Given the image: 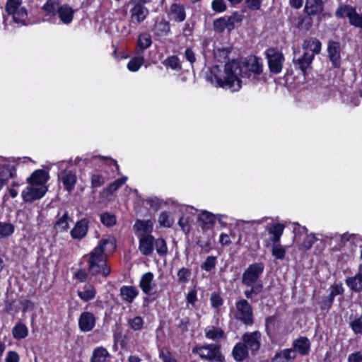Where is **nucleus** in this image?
Segmentation results:
<instances>
[{
	"instance_id": "obj_22",
	"label": "nucleus",
	"mask_w": 362,
	"mask_h": 362,
	"mask_svg": "<svg viewBox=\"0 0 362 362\" xmlns=\"http://www.w3.org/2000/svg\"><path fill=\"white\" fill-rule=\"evenodd\" d=\"M119 291L122 299L128 303H132L139 294L138 290L130 286H122Z\"/></svg>"
},
{
	"instance_id": "obj_26",
	"label": "nucleus",
	"mask_w": 362,
	"mask_h": 362,
	"mask_svg": "<svg viewBox=\"0 0 362 362\" xmlns=\"http://www.w3.org/2000/svg\"><path fill=\"white\" fill-rule=\"evenodd\" d=\"M321 42L316 38H310L304 40L303 44V48L304 49H308L311 52L315 54H319L321 51Z\"/></svg>"
},
{
	"instance_id": "obj_11",
	"label": "nucleus",
	"mask_w": 362,
	"mask_h": 362,
	"mask_svg": "<svg viewBox=\"0 0 362 362\" xmlns=\"http://www.w3.org/2000/svg\"><path fill=\"white\" fill-rule=\"evenodd\" d=\"M95 317L90 312H83L78 319V326L81 331L89 332L95 325Z\"/></svg>"
},
{
	"instance_id": "obj_59",
	"label": "nucleus",
	"mask_w": 362,
	"mask_h": 362,
	"mask_svg": "<svg viewBox=\"0 0 362 362\" xmlns=\"http://www.w3.org/2000/svg\"><path fill=\"white\" fill-rule=\"evenodd\" d=\"M129 325L134 330L140 329L143 325V320L141 317H135L129 321Z\"/></svg>"
},
{
	"instance_id": "obj_39",
	"label": "nucleus",
	"mask_w": 362,
	"mask_h": 362,
	"mask_svg": "<svg viewBox=\"0 0 362 362\" xmlns=\"http://www.w3.org/2000/svg\"><path fill=\"white\" fill-rule=\"evenodd\" d=\"M354 7L350 5H342L337 8L335 12V16L338 18H342L344 17L349 18L350 15L354 10Z\"/></svg>"
},
{
	"instance_id": "obj_5",
	"label": "nucleus",
	"mask_w": 362,
	"mask_h": 362,
	"mask_svg": "<svg viewBox=\"0 0 362 362\" xmlns=\"http://www.w3.org/2000/svg\"><path fill=\"white\" fill-rule=\"evenodd\" d=\"M22 0H7L5 10L8 16H12L13 21L21 25H26L27 10L21 6Z\"/></svg>"
},
{
	"instance_id": "obj_27",
	"label": "nucleus",
	"mask_w": 362,
	"mask_h": 362,
	"mask_svg": "<svg viewBox=\"0 0 362 362\" xmlns=\"http://www.w3.org/2000/svg\"><path fill=\"white\" fill-rule=\"evenodd\" d=\"M170 30V24L164 20L156 22L154 25L153 31L156 36L162 37L167 35Z\"/></svg>"
},
{
	"instance_id": "obj_38",
	"label": "nucleus",
	"mask_w": 362,
	"mask_h": 362,
	"mask_svg": "<svg viewBox=\"0 0 362 362\" xmlns=\"http://www.w3.org/2000/svg\"><path fill=\"white\" fill-rule=\"evenodd\" d=\"M310 16H311L308 15L305 16L299 17L296 25L297 28L301 30H309L313 25V19Z\"/></svg>"
},
{
	"instance_id": "obj_25",
	"label": "nucleus",
	"mask_w": 362,
	"mask_h": 362,
	"mask_svg": "<svg viewBox=\"0 0 362 362\" xmlns=\"http://www.w3.org/2000/svg\"><path fill=\"white\" fill-rule=\"evenodd\" d=\"M78 296L79 298L85 301H89L95 297L96 291L93 286L86 284L83 286L82 291H78Z\"/></svg>"
},
{
	"instance_id": "obj_2",
	"label": "nucleus",
	"mask_w": 362,
	"mask_h": 362,
	"mask_svg": "<svg viewBox=\"0 0 362 362\" xmlns=\"http://www.w3.org/2000/svg\"><path fill=\"white\" fill-rule=\"evenodd\" d=\"M116 248V240L113 237L101 239L98 245L87 255L88 272L93 276L101 275L107 277L111 272L110 266L107 264V256Z\"/></svg>"
},
{
	"instance_id": "obj_54",
	"label": "nucleus",
	"mask_w": 362,
	"mask_h": 362,
	"mask_svg": "<svg viewBox=\"0 0 362 362\" xmlns=\"http://www.w3.org/2000/svg\"><path fill=\"white\" fill-rule=\"evenodd\" d=\"M315 240H316V238L314 236V235H313V234L308 235L305 237L304 241L303 242V243L301 245V247L303 250H308L313 247Z\"/></svg>"
},
{
	"instance_id": "obj_30",
	"label": "nucleus",
	"mask_w": 362,
	"mask_h": 362,
	"mask_svg": "<svg viewBox=\"0 0 362 362\" xmlns=\"http://www.w3.org/2000/svg\"><path fill=\"white\" fill-rule=\"evenodd\" d=\"M284 226L281 223H276L268 228V232L272 235L271 240L275 244L278 243L283 234Z\"/></svg>"
},
{
	"instance_id": "obj_15",
	"label": "nucleus",
	"mask_w": 362,
	"mask_h": 362,
	"mask_svg": "<svg viewBox=\"0 0 362 362\" xmlns=\"http://www.w3.org/2000/svg\"><path fill=\"white\" fill-rule=\"evenodd\" d=\"M324 6L322 0H305L304 11L308 16H316L322 13Z\"/></svg>"
},
{
	"instance_id": "obj_28",
	"label": "nucleus",
	"mask_w": 362,
	"mask_h": 362,
	"mask_svg": "<svg viewBox=\"0 0 362 362\" xmlns=\"http://www.w3.org/2000/svg\"><path fill=\"white\" fill-rule=\"evenodd\" d=\"M16 168L11 165H0V179H2L3 182H5L9 178L16 177Z\"/></svg>"
},
{
	"instance_id": "obj_29",
	"label": "nucleus",
	"mask_w": 362,
	"mask_h": 362,
	"mask_svg": "<svg viewBox=\"0 0 362 362\" xmlns=\"http://www.w3.org/2000/svg\"><path fill=\"white\" fill-rule=\"evenodd\" d=\"M134 228L138 231L141 233V235H149L153 229V223L151 221H141L138 220L134 225Z\"/></svg>"
},
{
	"instance_id": "obj_61",
	"label": "nucleus",
	"mask_w": 362,
	"mask_h": 362,
	"mask_svg": "<svg viewBox=\"0 0 362 362\" xmlns=\"http://www.w3.org/2000/svg\"><path fill=\"white\" fill-rule=\"evenodd\" d=\"M333 300H334V299H332V297H330L329 296L323 298L320 303L321 310H329V308L332 305Z\"/></svg>"
},
{
	"instance_id": "obj_55",
	"label": "nucleus",
	"mask_w": 362,
	"mask_h": 362,
	"mask_svg": "<svg viewBox=\"0 0 362 362\" xmlns=\"http://www.w3.org/2000/svg\"><path fill=\"white\" fill-rule=\"evenodd\" d=\"M286 254L285 250L280 245L274 244L272 249V255L277 259H282Z\"/></svg>"
},
{
	"instance_id": "obj_58",
	"label": "nucleus",
	"mask_w": 362,
	"mask_h": 362,
	"mask_svg": "<svg viewBox=\"0 0 362 362\" xmlns=\"http://www.w3.org/2000/svg\"><path fill=\"white\" fill-rule=\"evenodd\" d=\"M158 221L159 223L164 227H170L172 225V222L169 219V216L165 211L160 213Z\"/></svg>"
},
{
	"instance_id": "obj_47",
	"label": "nucleus",
	"mask_w": 362,
	"mask_h": 362,
	"mask_svg": "<svg viewBox=\"0 0 362 362\" xmlns=\"http://www.w3.org/2000/svg\"><path fill=\"white\" fill-rule=\"evenodd\" d=\"M214 29L217 33H222L225 29L228 30V24L226 17H221L216 19L213 23Z\"/></svg>"
},
{
	"instance_id": "obj_53",
	"label": "nucleus",
	"mask_w": 362,
	"mask_h": 362,
	"mask_svg": "<svg viewBox=\"0 0 362 362\" xmlns=\"http://www.w3.org/2000/svg\"><path fill=\"white\" fill-rule=\"evenodd\" d=\"M42 8L47 14L49 16L55 15L57 10V8H56L55 3L51 0L47 1L43 6Z\"/></svg>"
},
{
	"instance_id": "obj_19",
	"label": "nucleus",
	"mask_w": 362,
	"mask_h": 362,
	"mask_svg": "<svg viewBox=\"0 0 362 362\" xmlns=\"http://www.w3.org/2000/svg\"><path fill=\"white\" fill-rule=\"evenodd\" d=\"M346 285L354 292L361 293L362 291V273L360 268L358 273L354 276L347 277L345 280Z\"/></svg>"
},
{
	"instance_id": "obj_62",
	"label": "nucleus",
	"mask_w": 362,
	"mask_h": 362,
	"mask_svg": "<svg viewBox=\"0 0 362 362\" xmlns=\"http://www.w3.org/2000/svg\"><path fill=\"white\" fill-rule=\"evenodd\" d=\"M344 293V288L341 284H335L331 287V291L329 293V296L332 297V299L337 295H341Z\"/></svg>"
},
{
	"instance_id": "obj_63",
	"label": "nucleus",
	"mask_w": 362,
	"mask_h": 362,
	"mask_svg": "<svg viewBox=\"0 0 362 362\" xmlns=\"http://www.w3.org/2000/svg\"><path fill=\"white\" fill-rule=\"evenodd\" d=\"M160 357L163 359V362H177L175 359L171 357L168 351L164 349L160 350Z\"/></svg>"
},
{
	"instance_id": "obj_24",
	"label": "nucleus",
	"mask_w": 362,
	"mask_h": 362,
	"mask_svg": "<svg viewBox=\"0 0 362 362\" xmlns=\"http://www.w3.org/2000/svg\"><path fill=\"white\" fill-rule=\"evenodd\" d=\"M153 279V274L151 272H147L144 274L140 280L139 286L142 291L147 294L151 295L152 293V281Z\"/></svg>"
},
{
	"instance_id": "obj_37",
	"label": "nucleus",
	"mask_w": 362,
	"mask_h": 362,
	"mask_svg": "<svg viewBox=\"0 0 362 362\" xmlns=\"http://www.w3.org/2000/svg\"><path fill=\"white\" fill-rule=\"evenodd\" d=\"M206 337L210 339H220L225 337V333L221 328L212 327L206 330Z\"/></svg>"
},
{
	"instance_id": "obj_10",
	"label": "nucleus",
	"mask_w": 362,
	"mask_h": 362,
	"mask_svg": "<svg viewBox=\"0 0 362 362\" xmlns=\"http://www.w3.org/2000/svg\"><path fill=\"white\" fill-rule=\"evenodd\" d=\"M340 43L337 41L329 40L327 44L328 57L335 68L340 66Z\"/></svg>"
},
{
	"instance_id": "obj_14",
	"label": "nucleus",
	"mask_w": 362,
	"mask_h": 362,
	"mask_svg": "<svg viewBox=\"0 0 362 362\" xmlns=\"http://www.w3.org/2000/svg\"><path fill=\"white\" fill-rule=\"evenodd\" d=\"M168 17L170 20L175 22H182L185 20L186 13L183 5L180 4H173L169 8Z\"/></svg>"
},
{
	"instance_id": "obj_8",
	"label": "nucleus",
	"mask_w": 362,
	"mask_h": 362,
	"mask_svg": "<svg viewBox=\"0 0 362 362\" xmlns=\"http://www.w3.org/2000/svg\"><path fill=\"white\" fill-rule=\"evenodd\" d=\"M266 57L270 71L275 74L280 73L284 61L283 54L277 49L271 47L267 49Z\"/></svg>"
},
{
	"instance_id": "obj_13",
	"label": "nucleus",
	"mask_w": 362,
	"mask_h": 362,
	"mask_svg": "<svg viewBox=\"0 0 362 362\" xmlns=\"http://www.w3.org/2000/svg\"><path fill=\"white\" fill-rule=\"evenodd\" d=\"M313 59V53L307 52H305L303 56L297 59L294 57L293 62L295 67L300 69L305 74L306 70L310 67Z\"/></svg>"
},
{
	"instance_id": "obj_56",
	"label": "nucleus",
	"mask_w": 362,
	"mask_h": 362,
	"mask_svg": "<svg viewBox=\"0 0 362 362\" xmlns=\"http://www.w3.org/2000/svg\"><path fill=\"white\" fill-rule=\"evenodd\" d=\"M210 300L213 308H218L223 304V299L221 296L216 293H211Z\"/></svg>"
},
{
	"instance_id": "obj_43",
	"label": "nucleus",
	"mask_w": 362,
	"mask_h": 362,
	"mask_svg": "<svg viewBox=\"0 0 362 362\" xmlns=\"http://www.w3.org/2000/svg\"><path fill=\"white\" fill-rule=\"evenodd\" d=\"M100 218L101 223L105 226L111 227L116 224L115 216L109 212L101 214Z\"/></svg>"
},
{
	"instance_id": "obj_20",
	"label": "nucleus",
	"mask_w": 362,
	"mask_h": 362,
	"mask_svg": "<svg viewBox=\"0 0 362 362\" xmlns=\"http://www.w3.org/2000/svg\"><path fill=\"white\" fill-rule=\"evenodd\" d=\"M295 358V351L286 349L276 353L270 361H264L263 362H293Z\"/></svg>"
},
{
	"instance_id": "obj_64",
	"label": "nucleus",
	"mask_w": 362,
	"mask_h": 362,
	"mask_svg": "<svg viewBox=\"0 0 362 362\" xmlns=\"http://www.w3.org/2000/svg\"><path fill=\"white\" fill-rule=\"evenodd\" d=\"M348 359L349 362H361L362 354L361 352L353 353L349 356Z\"/></svg>"
},
{
	"instance_id": "obj_60",
	"label": "nucleus",
	"mask_w": 362,
	"mask_h": 362,
	"mask_svg": "<svg viewBox=\"0 0 362 362\" xmlns=\"http://www.w3.org/2000/svg\"><path fill=\"white\" fill-rule=\"evenodd\" d=\"M189 326V319L187 317H184L178 319L177 327L182 332L188 331Z\"/></svg>"
},
{
	"instance_id": "obj_9",
	"label": "nucleus",
	"mask_w": 362,
	"mask_h": 362,
	"mask_svg": "<svg viewBox=\"0 0 362 362\" xmlns=\"http://www.w3.org/2000/svg\"><path fill=\"white\" fill-rule=\"evenodd\" d=\"M45 186L29 185L22 192V197L25 202H33L41 199L46 193Z\"/></svg>"
},
{
	"instance_id": "obj_18",
	"label": "nucleus",
	"mask_w": 362,
	"mask_h": 362,
	"mask_svg": "<svg viewBox=\"0 0 362 362\" xmlns=\"http://www.w3.org/2000/svg\"><path fill=\"white\" fill-rule=\"evenodd\" d=\"M48 180V174L44 170H37L28 177L27 182L30 185L44 186Z\"/></svg>"
},
{
	"instance_id": "obj_31",
	"label": "nucleus",
	"mask_w": 362,
	"mask_h": 362,
	"mask_svg": "<svg viewBox=\"0 0 362 362\" xmlns=\"http://www.w3.org/2000/svg\"><path fill=\"white\" fill-rule=\"evenodd\" d=\"M295 351V355L298 352L301 355H306L310 350L309 341H294L293 348L289 349Z\"/></svg>"
},
{
	"instance_id": "obj_52",
	"label": "nucleus",
	"mask_w": 362,
	"mask_h": 362,
	"mask_svg": "<svg viewBox=\"0 0 362 362\" xmlns=\"http://www.w3.org/2000/svg\"><path fill=\"white\" fill-rule=\"evenodd\" d=\"M191 274V271L189 269L182 267L177 272L178 281L181 283H186L188 281V278Z\"/></svg>"
},
{
	"instance_id": "obj_40",
	"label": "nucleus",
	"mask_w": 362,
	"mask_h": 362,
	"mask_svg": "<svg viewBox=\"0 0 362 362\" xmlns=\"http://www.w3.org/2000/svg\"><path fill=\"white\" fill-rule=\"evenodd\" d=\"M69 217L67 212H65L63 216L58 218L54 225V228L59 231L66 230L69 228Z\"/></svg>"
},
{
	"instance_id": "obj_33",
	"label": "nucleus",
	"mask_w": 362,
	"mask_h": 362,
	"mask_svg": "<svg viewBox=\"0 0 362 362\" xmlns=\"http://www.w3.org/2000/svg\"><path fill=\"white\" fill-rule=\"evenodd\" d=\"M108 356L107 351L103 347H100L94 350L90 361L91 362H106Z\"/></svg>"
},
{
	"instance_id": "obj_32",
	"label": "nucleus",
	"mask_w": 362,
	"mask_h": 362,
	"mask_svg": "<svg viewBox=\"0 0 362 362\" xmlns=\"http://www.w3.org/2000/svg\"><path fill=\"white\" fill-rule=\"evenodd\" d=\"M199 221L202 223V227L204 228H211L215 223L214 216L207 211L202 212L199 216Z\"/></svg>"
},
{
	"instance_id": "obj_16",
	"label": "nucleus",
	"mask_w": 362,
	"mask_h": 362,
	"mask_svg": "<svg viewBox=\"0 0 362 362\" xmlns=\"http://www.w3.org/2000/svg\"><path fill=\"white\" fill-rule=\"evenodd\" d=\"M88 221L83 218L76 222L74 228L71 230V235L74 239H82L88 232Z\"/></svg>"
},
{
	"instance_id": "obj_49",
	"label": "nucleus",
	"mask_w": 362,
	"mask_h": 362,
	"mask_svg": "<svg viewBox=\"0 0 362 362\" xmlns=\"http://www.w3.org/2000/svg\"><path fill=\"white\" fill-rule=\"evenodd\" d=\"M90 180L92 188H98L105 184V177L100 174H93Z\"/></svg>"
},
{
	"instance_id": "obj_3",
	"label": "nucleus",
	"mask_w": 362,
	"mask_h": 362,
	"mask_svg": "<svg viewBox=\"0 0 362 362\" xmlns=\"http://www.w3.org/2000/svg\"><path fill=\"white\" fill-rule=\"evenodd\" d=\"M264 266L262 262H256L248 266L242 275V284L250 287L244 291L247 298H252L263 290V284L259 279L263 273Z\"/></svg>"
},
{
	"instance_id": "obj_34",
	"label": "nucleus",
	"mask_w": 362,
	"mask_h": 362,
	"mask_svg": "<svg viewBox=\"0 0 362 362\" xmlns=\"http://www.w3.org/2000/svg\"><path fill=\"white\" fill-rule=\"evenodd\" d=\"M228 24V30L231 31L233 30L237 24L240 23L243 20V15L234 12L231 16L226 17Z\"/></svg>"
},
{
	"instance_id": "obj_36",
	"label": "nucleus",
	"mask_w": 362,
	"mask_h": 362,
	"mask_svg": "<svg viewBox=\"0 0 362 362\" xmlns=\"http://www.w3.org/2000/svg\"><path fill=\"white\" fill-rule=\"evenodd\" d=\"M12 333L14 338L23 339L28 335V330L24 324L18 322L13 328Z\"/></svg>"
},
{
	"instance_id": "obj_51",
	"label": "nucleus",
	"mask_w": 362,
	"mask_h": 362,
	"mask_svg": "<svg viewBox=\"0 0 362 362\" xmlns=\"http://www.w3.org/2000/svg\"><path fill=\"white\" fill-rule=\"evenodd\" d=\"M211 8L215 12L221 13L226 10L227 6L224 0H214Z\"/></svg>"
},
{
	"instance_id": "obj_44",
	"label": "nucleus",
	"mask_w": 362,
	"mask_h": 362,
	"mask_svg": "<svg viewBox=\"0 0 362 362\" xmlns=\"http://www.w3.org/2000/svg\"><path fill=\"white\" fill-rule=\"evenodd\" d=\"M151 43V37L149 34L145 33L139 36L138 45L142 50L149 47Z\"/></svg>"
},
{
	"instance_id": "obj_21",
	"label": "nucleus",
	"mask_w": 362,
	"mask_h": 362,
	"mask_svg": "<svg viewBox=\"0 0 362 362\" xmlns=\"http://www.w3.org/2000/svg\"><path fill=\"white\" fill-rule=\"evenodd\" d=\"M76 176L71 170H64L61 175V180L65 189L71 192L76 183Z\"/></svg>"
},
{
	"instance_id": "obj_48",
	"label": "nucleus",
	"mask_w": 362,
	"mask_h": 362,
	"mask_svg": "<svg viewBox=\"0 0 362 362\" xmlns=\"http://www.w3.org/2000/svg\"><path fill=\"white\" fill-rule=\"evenodd\" d=\"M349 325L352 330L354 332V333H362V315L360 317L354 318L353 320H351L349 322Z\"/></svg>"
},
{
	"instance_id": "obj_41",
	"label": "nucleus",
	"mask_w": 362,
	"mask_h": 362,
	"mask_svg": "<svg viewBox=\"0 0 362 362\" xmlns=\"http://www.w3.org/2000/svg\"><path fill=\"white\" fill-rule=\"evenodd\" d=\"M154 246L156 247L157 253L160 256H165L168 254V247L166 242L163 238H154Z\"/></svg>"
},
{
	"instance_id": "obj_45",
	"label": "nucleus",
	"mask_w": 362,
	"mask_h": 362,
	"mask_svg": "<svg viewBox=\"0 0 362 362\" xmlns=\"http://www.w3.org/2000/svg\"><path fill=\"white\" fill-rule=\"evenodd\" d=\"M144 61V59L142 57H135L129 62L127 68L131 71H136L143 64Z\"/></svg>"
},
{
	"instance_id": "obj_1",
	"label": "nucleus",
	"mask_w": 362,
	"mask_h": 362,
	"mask_svg": "<svg viewBox=\"0 0 362 362\" xmlns=\"http://www.w3.org/2000/svg\"><path fill=\"white\" fill-rule=\"evenodd\" d=\"M218 66H213L208 80L216 87L237 91L241 88L240 78L247 77L252 81L257 80L258 76L262 72V65L257 57H250L243 65L235 60L226 63L223 79L218 76Z\"/></svg>"
},
{
	"instance_id": "obj_50",
	"label": "nucleus",
	"mask_w": 362,
	"mask_h": 362,
	"mask_svg": "<svg viewBox=\"0 0 362 362\" xmlns=\"http://www.w3.org/2000/svg\"><path fill=\"white\" fill-rule=\"evenodd\" d=\"M127 177H122L121 178H119L117 180H116L115 182H113L112 183H111L108 187H107V191L112 194L113 192H115V191H117L122 185H124L127 180Z\"/></svg>"
},
{
	"instance_id": "obj_42",
	"label": "nucleus",
	"mask_w": 362,
	"mask_h": 362,
	"mask_svg": "<svg viewBox=\"0 0 362 362\" xmlns=\"http://www.w3.org/2000/svg\"><path fill=\"white\" fill-rule=\"evenodd\" d=\"M349 22L351 25L362 29V13H358L354 8L349 18Z\"/></svg>"
},
{
	"instance_id": "obj_17",
	"label": "nucleus",
	"mask_w": 362,
	"mask_h": 362,
	"mask_svg": "<svg viewBox=\"0 0 362 362\" xmlns=\"http://www.w3.org/2000/svg\"><path fill=\"white\" fill-rule=\"evenodd\" d=\"M74 13L75 11L66 4L59 6L57 10V13L60 21L66 25L71 23Z\"/></svg>"
},
{
	"instance_id": "obj_6",
	"label": "nucleus",
	"mask_w": 362,
	"mask_h": 362,
	"mask_svg": "<svg viewBox=\"0 0 362 362\" xmlns=\"http://www.w3.org/2000/svg\"><path fill=\"white\" fill-rule=\"evenodd\" d=\"M235 317L245 325L254 322L253 310L251 305L245 299H240L235 303Z\"/></svg>"
},
{
	"instance_id": "obj_35",
	"label": "nucleus",
	"mask_w": 362,
	"mask_h": 362,
	"mask_svg": "<svg viewBox=\"0 0 362 362\" xmlns=\"http://www.w3.org/2000/svg\"><path fill=\"white\" fill-rule=\"evenodd\" d=\"M15 230V226L11 223L0 221V239L11 236Z\"/></svg>"
},
{
	"instance_id": "obj_12",
	"label": "nucleus",
	"mask_w": 362,
	"mask_h": 362,
	"mask_svg": "<svg viewBox=\"0 0 362 362\" xmlns=\"http://www.w3.org/2000/svg\"><path fill=\"white\" fill-rule=\"evenodd\" d=\"M139 249L144 255L148 256L153 252L154 238L151 235H139Z\"/></svg>"
},
{
	"instance_id": "obj_46",
	"label": "nucleus",
	"mask_w": 362,
	"mask_h": 362,
	"mask_svg": "<svg viewBox=\"0 0 362 362\" xmlns=\"http://www.w3.org/2000/svg\"><path fill=\"white\" fill-rule=\"evenodd\" d=\"M216 264V257L214 256H208L205 261L202 264L201 269L206 272H210L215 268Z\"/></svg>"
},
{
	"instance_id": "obj_57",
	"label": "nucleus",
	"mask_w": 362,
	"mask_h": 362,
	"mask_svg": "<svg viewBox=\"0 0 362 362\" xmlns=\"http://www.w3.org/2000/svg\"><path fill=\"white\" fill-rule=\"evenodd\" d=\"M166 64L174 70L181 69L179 63V59L176 56H172L167 59Z\"/></svg>"
},
{
	"instance_id": "obj_7",
	"label": "nucleus",
	"mask_w": 362,
	"mask_h": 362,
	"mask_svg": "<svg viewBox=\"0 0 362 362\" xmlns=\"http://www.w3.org/2000/svg\"><path fill=\"white\" fill-rule=\"evenodd\" d=\"M193 352H196L199 356L206 360L222 361L223 356L220 352V347L216 344H208L202 346H196L193 349Z\"/></svg>"
},
{
	"instance_id": "obj_4",
	"label": "nucleus",
	"mask_w": 362,
	"mask_h": 362,
	"mask_svg": "<svg viewBox=\"0 0 362 362\" xmlns=\"http://www.w3.org/2000/svg\"><path fill=\"white\" fill-rule=\"evenodd\" d=\"M148 2H150V0H130V27H136L147 18L149 11L145 4Z\"/></svg>"
},
{
	"instance_id": "obj_23",
	"label": "nucleus",
	"mask_w": 362,
	"mask_h": 362,
	"mask_svg": "<svg viewBox=\"0 0 362 362\" xmlns=\"http://www.w3.org/2000/svg\"><path fill=\"white\" fill-rule=\"evenodd\" d=\"M233 356L238 361H242L245 359L248 356V349L245 341L243 342H238L233 350Z\"/></svg>"
}]
</instances>
